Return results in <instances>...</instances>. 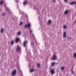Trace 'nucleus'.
<instances>
[{
    "mask_svg": "<svg viewBox=\"0 0 76 76\" xmlns=\"http://www.w3.org/2000/svg\"><path fill=\"white\" fill-rule=\"evenodd\" d=\"M32 31H33L32 30L30 29V34L31 35H32V36H33V37H34V35L32 34Z\"/></svg>",
    "mask_w": 76,
    "mask_h": 76,
    "instance_id": "9b49d317",
    "label": "nucleus"
},
{
    "mask_svg": "<svg viewBox=\"0 0 76 76\" xmlns=\"http://www.w3.org/2000/svg\"><path fill=\"white\" fill-rule=\"evenodd\" d=\"M37 67H40V64L38 63L37 64Z\"/></svg>",
    "mask_w": 76,
    "mask_h": 76,
    "instance_id": "aec40b11",
    "label": "nucleus"
},
{
    "mask_svg": "<svg viewBox=\"0 0 76 76\" xmlns=\"http://www.w3.org/2000/svg\"><path fill=\"white\" fill-rule=\"evenodd\" d=\"M63 35H64V37H63L64 38H66V32H65L63 34Z\"/></svg>",
    "mask_w": 76,
    "mask_h": 76,
    "instance_id": "9d476101",
    "label": "nucleus"
},
{
    "mask_svg": "<svg viewBox=\"0 0 76 76\" xmlns=\"http://www.w3.org/2000/svg\"><path fill=\"white\" fill-rule=\"evenodd\" d=\"M76 4V2H72L71 3H70V5H73L74 4Z\"/></svg>",
    "mask_w": 76,
    "mask_h": 76,
    "instance_id": "1a4fd4ad",
    "label": "nucleus"
},
{
    "mask_svg": "<svg viewBox=\"0 0 76 76\" xmlns=\"http://www.w3.org/2000/svg\"><path fill=\"white\" fill-rule=\"evenodd\" d=\"M3 28H2L1 31V33H3Z\"/></svg>",
    "mask_w": 76,
    "mask_h": 76,
    "instance_id": "412c9836",
    "label": "nucleus"
},
{
    "mask_svg": "<svg viewBox=\"0 0 76 76\" xmlns=\"http://www.w3.org/2000/svg\"><path fill=\"white\" fill-rule=\"evenodd\" d=\"M54 65H55V63H54V62L52 63V67H54Z\"/></svg>",
    "mask_w": 76,
    "mask_h": 76,
    "instance_id": "2eb2a0df",
    "label": "nucleus"
},
{
    "mask_svg": "<svg viewBox=\"0 0 76 76\" xmlns=\"http://www.w3.org/2000/svg\"><path fill=\"white\" fill-rule=\"evenodd\" d=\"M34 72V69H31L30 71V72H31V73Z\"/></svg>",
    "mask_w": 76,
    "mask_h": 76,
    "instance_id": "6ab92c4d",
    "label": "nucleus"
},
{
    "mask_svg": "<svg viewBox=\"0 0 76 76\" xmlns=\"http://www.w3.org/2000/svg\"><path fill=\"white\" fill-rule=\"evenodd\" d=\"M26 15L25 16H26Z\"/></svg>",
    "mask_w": 76,
    "mask_h": 76,
    "instance_id": "e433bc0d",
    "label": "nucleus"
},
{
    "mask_svg": "<svg viewBox=\"0 0 76 76\" xmlns=\"http://www.w3.org/2000/svg\"><path fill=\"white\" fill-rule=\"evenodd\" d=\"M71 39H72V38H71V37H70L68 39L69 40H70Z\"/></svg>",
    "mask_w": 76,
    "mask_h": 76,
    "instance_id": "c756f323",
    "label": "nucleus"
},
{
    "mask_svg": "<svg viewBox=\"0 0 76 76\" xmlns=\"http://www.w3.org/2000/svg\"><path fill=\"white\" fill-rule=\"evenodd\" d=\"M66 28H67V26H66L64 25V29H66Z\"/></svg>",
    "mask_w": 76,
    "mask_h": 76,
    "instance_id": "4be33fe9",
    "label": "nucleus"
},
{
    "mask_svg": "<svg viewBox=\"0 0 76 76\" xmlns=\"http://www.w3.org/2000/svg\"><path fill=\"white\" fill-rule=\"evenodd\" d=\"M34 8H35V7L34 6Z\"/></svg>",
    "mask_w": 76,
    "mask_h": 76,
    "instance_id": "473e14b6",
    "label": "nucleus"
},
{
    "mask_svg": "<svg viewBox=\"0 0 76 76\" xmlns=\"http://www.w3.org/2000/svg\"><path fill=\"white\" fill-rule=\"evenodd\" d=\"M73 57L75 58H76V53H75L73 54Z\"/></svg>",
    "mask_w": 76,
    "mask_h": 76,
    "instance_id": "ddd939ff",
    "label": "nucleus"
},
{
    "mask_svg": "<svg viewBox=\"0 0 76 76\" xmlns=\"http://www.w3.org/2000/svg\"><path fill=\"white\" fill-rule=\"evenodd\" d=\"M20 50V48L19 46H17V48L16 50L17 51H19V50Z\"/></svg>",
    "mask_w": 76,
    "mask_h": 76,
    "instance_id": "0eeeda50",
    "label": "nucleus"
},
{
    "mask_svg": "<svg viewBox=\"0 0 76 76\" xmlns=\"http://www.w3.org/2000/svg\"><path fill=\"white\" fill-rule=\"evenodd\" d=\"M61 70H64V67H61Z\"/></svg>",
    "mask_w": 76,
    "mask_h": 76,
    "instance_id": "f3484780",
    "label": "nucleus"
},
{
    "mask_svg": "<svg viewBox=\"0 0 76 76\" xmlns=\"http://www.w3.org/2000/svg\"><path fill=\"white\" fill-rule=\"evenodd\" d=\"M55 1L56 0H53L52 2L53 3H55Z\"/></svg>",
    "mask_w": 76,
    "mask_h": 76,
    "instance_id": "c85d7f7f",
    "label": "nucleus"
},
{
    "mask_svg": "<svg viewBox=\"0 0 76 76\" xmlns=\"http://www.w3.org/2000/svg\"><path fill=\"white\" fill-rule=\"evenodd\" d=\"M25 28H31V24L29 23L28 24H26L25 25Z\"/></svg>",
    "mask_w": 76,
    "mask_h": 76,
    "instance_id": "f257e3e1",
    "label": "nucleus"
},
{
    "mask_svg": "<svg viewBox=\"0 0 76 76\" xmlns=\"http://www.w3.org/2000/svg\"><path fill=\"white\" fill-rule=\"evenodd\" d=\"M31 45H34V42H33L32 43H31Z\"/></svg>",
    "mask_w": 76,
    "mask_h": 76,
    "instance_id": "cd10ccee",
    "label": "nucleus"
},
{
    "mask_svg": "<svg viewBox=\"0 0 76 76\" xmlns=\"http://www.w3.org/2000/svg\"><path fill=\"white\" fill-rule=\"evenodd\" d=\"M16 73V70H14L13 72H12V75L13 76H15Z\"/></svg>",
    "mask_w": 76,
    "mask_h": 76,
    "instance_id": "7ed1b4c3",
    "label": "nucleus"
},
{
    "mask_svg": "<svg viewBox=\"0 0 76 76\" xmlns=\"http://www.w3.org/2000/svg\"><path fill=\"white\" fill-rule=\"evenodd\" d=\"M5 10H8L9 11V13H10V14H12V12H10V11L9 9V8H8L7 7H5Z\"/></svg>",
    "mask_w": 76,
    "mask_h": 76,
    "instance_id": "423d86ee",
    "label": "nucleus"
},
{
    "mask_svg": "<svg viewBox=\"0 0 76 76\" xmlns=\"http://www.w3.org/2000/svg\"><path fill=\"white\" fill-rule=\"evenodd\" d=\"M15 43V42L13 41H12L11 42V45H13Z\"/></svg>",
    "mask_w": 76,
    "mask_h": 76,
    "instance_id": "4468645a",
    "label": "nucleus"
},
{
    "mask_svg": "<svg viewBox=\"0 0 76 76\" xmlns=\"http://www.w3.org/2000/svg\"><path fill=\"white\" fill-rule=\"evenodd\" d=\"M3 1H1L0 3V4H3Z\"/></svg>",
    "mask_w": 76,
    "mask_h": 76,
    "instance_id": "a878e982",
    "label": "nucleus"
},
{
    "mask_svg": "<svg viewBox=\"0 0 76 76\" xmlns=\"http://www.w3.org/2000/svg\"><path fill=\"white\" fill-rule=\"evenodd\" d=\"M68 12L69 11L68 10H66L65 12L64 13L65 15H66V14H67V13H68Z\"/></svg>",
    "mask_w": 76,
    "mask_h": 76,
    "instance_id": "f8f14e48",
    "label": "nucleus"
},
{
    "mask_svg": "<svg viewBox=\"0 0 76 76\" xmlns=\"http://www.w3.org/2000/svg\"><path fill=\"white\" fill-rule=\"evenodd\" d=\"M19 41H20V39H19V38H17L15 40V42H18Z\"/></svg>",
    "mask_w": 76,
    "mask_h": 76,
    "instance_id": "6e6552de",
    "label": "nucleus"
},
{
    "mask_svg": "<svg viewBox=\"0 0 76 76\" xmlns=\"http://www.w3.org/2000/svg\"><path fill=\"white\" fill-rule=\"evenodd\" d=\"M50 72L51 74V75H54L55 74V71L53 69H52L50 70Z\"/></svg>",
    "mask_w": 76,
    "mask_h": 76,
    "instance_id": "20e7f679",
    "label": "nucleus"
},
{
    "mask_svg": "<svg viewBox=\"0 0 76 76\" xmlns=\"http://www.w3.org/2000/svg\"><path fill=\"white\" fill-rule=\"evenodd\" d=\"M21 34V33H20V32H19L17 33V35H20Z\"/></svg>",
    "mask_w": 76,
    "mask_h": 76,
    "instance_id": "a211bd4d",
    "label": "nucleus"
},
{
    "mask_svg": "<svg viewBox=\"0 0 76 76\" xmlns=\"http://www.w3.org/2000/svg\"><path fill=\"white\" fill-rule=\"evenodd\" d=\"M75 22H76V21H75Z\"/></svg>",
    "mask_w": 76,
    "mask_h": 76,
    "instance_id": "72a5a7b5",
    "label": "nucleus"
},
{
    "mask_svg": "<svg viewBox=\"0 0 76 76\" xmlns=\"http://www.w3.org/2000/svg\"><path fill=\"white\" fill-rule=\"evenodd\" d=\"M15 1H17V2H18V1H19L18 0H15Z\"/></svg>",
    "mask_w": 76,
    "mask_h": 76,
    "instance_id": "2f4dec72",
    "label": "nucleus"
},
{
    "mask_svg": "<svg viewBox=\"0 0 76 76\" xmlns=\"http://www.w3.org/2000/svg\"><path fill=\"white\" fill-rule=\"evenodd\" d=\"M26 3V1H25V2H24V3H23V4L24 5H25Z\"/></svg>",
    "mask_w": 76,
    "mask_h": 76,
    "instance_id": "393cba45",
    "label": "nucleus"
},
{
    "mask_svg": "<svg viewBox=\"0 0 76 76\" xmlns=\"http://www.w3.org/2000/svg\"><path fill=\"white\" fill-rule=\"evenodd\" d=\"M57 58V57L56 56V55H54L53 56V57L52 58V60H56V58Z\"/></svg>",
    "mask_w": 76,
    "mask_h": 76,
    "instance_id": "39448f33",
    "label": "nucleus"
},
{
    "mask_svg": "<svg viewBox=\"0 0 76 76\" xmlns=\"http://www.w3.org/2000/svg\"><path fill=\"white\" fill-rule=\"evenodd\" d=\"M67 1H68V0H64V1L65 2V3L67 2Z\"/></svg>",
    "mask_w": 76,
    "mask_h": 76,
    "instance_id": "bb28decb",
    "label": "nucleus"
},
{
    "mask_svg": "<svg viewBox=\"0 0 76 76\" xmlns=\"http://www.w3.org/2000/svg\"><path fill=\"white\" fill-rule=\"evenodd\" d=\"M1 54L0 53V56Z\"/></svg>",
    "mask_w": 76,
    "mask_h": 76,
    "instance_id": "f704fd0d",
    "label": "nucleus"
},
{
    "mask_svg": "<svg viewBox=\"0 0 76 76\" xmlns=\"http://www.w3.org/2000/svg\"><path fill=\"white\" fill-rule=\"evenodd\" d=\"M73 68H72V71H71V72L72 74H74V72L73 71Z\"/></svg>",
    "mask_w": 76,
    "mask_h": 76,
    "instance_id": "5701e85b",
    "label": "nucleus"
},
{
    "mask_svg": "<svg viewBox=\"0 0 76 76\" xmlns=\"http://www.w3.org/2000/svg\"><path fill=\"white\" fill-rule=\"evenodd\" d=\"M49 24H51V20H49L48 21Z\"/></svg>",
    "mask_w": 76,
    "mask_h": 76,
    "instance_id": "dca6fc26",
    "label": "nucleus"
},
{
    "mask_svg": "<svg viewBox=\"0 0 76 76\" xmlns=\"http://www.w3.org/2000/svg\"><path fill=\"white\" fill-rule=\"evenodd\" d=\"M36 43L37 44V42H36Z\"/></svg>",
    "mask_w": 76,
    "mask_h": 76,
    "instance_id": "c9c22d12",
    "label": "nucleus"
},
{
    "mask_svg": "<svg viewBox=\"0 0 76 76\" xmlns=\"http://www.w3.org/2000/svg\"><path fill=\"white\" fill-rule=\"evenodd\" d=\"M5 15V13H3V16H4Z\"/></svg>",
    "mask_w": 76,
    "mask_h": 76,
    "instance_id": "7c9ffc66",
    "label": "nucleus"
},
{
    "mask_svg": "<svg viewBox=\"0 0 76 76\" xmlns=\"http://www.w3.org/2000/svg\"><path fill=\"white\" fill-rule=\"evenodd\" d=\"M23 24V23L22 22H21L20 24V26H21V25H22V24Z\"/></svg>",
    "mask_w": 76,
    "mask_h": 76,
    "instance_id": "b1692460",
    "label": "nucleus"
},
{
    "mask_svg": "<svg viewBox=\"0 0 76 76\" xmlns=\"http://www.w3.org/2000/svg\"><path fill=\"white\" fill-rule=\"evenodd\" d=\"M28 44V41H25L23 43V45L24 47H26V46H27L26 44Z\"/></svg>",
    "mask_w": 76,
    "mask_h": 76,
    "instance_id": "f03ea898",
    "label": "nucleus"
}]
</instances>
